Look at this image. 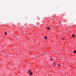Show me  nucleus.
<instances>
[{"instance_id":"6e6552de","label":"nucleus","mask_w":76,"mask_h":76,"mask_svg":"<svg viewBox=\"0 0 76 76\" xmlns=\"http://www.w3.org/2000/svg\"><path fill=\"white\" fill-rule=\"evenodd\" d=\"M72 37H75V35H74L73 34V35H72Z\"/></svg>"},{"instance_id":"1a4fd4ad","label":"nucleus","mask_w":76,"mask_h":76,"mask_svg":"<svg viewBox=\"0 0 76 76\" xmlns=\"http://www.w3.org/2000/svg\"><path fill=\"white\" fill-rule=\"evenodd\" d=\"M58 66H60V64H58Z\"/></svg>"},{"instance_id":"7ed1b4c3","label":"nucleus","mask_w":76,"mask_h":76,"mask_svg":"<svg viewBox=\"0 0 76 76\" xmlns=\"http://www.w3.org/2000/svg\"><path fill=\"white\" fill-rule=\"evenodd\" d=\"M31 70H29V71H28V72H27V73H30V72H31Z\"/></svg>"},{"instance_id":"9b49d317","label":"nucleus","mask_w":76,"mask_h":76,"mask_svg":"<svg viewBox=\"0 0 76 76\" xmlns=\"http://www.w3.org/2000/svg\"><path fill=\"white\" fill-rule=\"evenodd\" d=\"M63 40L64 41V38Z\"/></svg>"},{"instance_id":"0eeeda50","label":"nucleus","mask_w":76,"mask_h":76,"mask_svg":"<svg viewBox=\"0 0 76 76\" xmlns=\"http://www.w3.org/2000/svg\"><path fill=\"white\" fill-rule=\"evenodd\" d=\"M5 35H7V33H6V32H5Z\"/></svg>"},{"instance_id":"9d476101","label":"nucleus","mask_w":76,"mask_h":76,"mask_svg":"<svg viewBox=\"0 0 76 76\" xmlns=\"http://www.w3.org/2000/svg\"><path fill=\"white\" fill-rule=\"evenodd\" d=\"M53 59H51V60H53Z\"/></svg>"},{"instance_id":"20e7f679","label":"nucleus","mask_w":76,"mask_h":76,"mask_svg":"<svg viewBox=\"0 0 76 76\" xmlns=\"http://www.w3.org/2000/svg\"><path fill=\"white\" fill-rule=\"evenodd\" d=\"M47 29H48V30H50V29H51V28H50V27H48L47 28Z\"/></svg>"},{"instance_id":"39448f33","label":"nucleus","mask_w":76,"mask_h":76,"mask_svg":"<svg viewBox=\"0 0 76 76\" xmlns=\"http://www.w3.org/2000/svg\"><path fill=\"white\" fill-rule=\"evenodd\" d=\"M44 38L45 39H46V40H47V36L45 37Z\"/></svg>"},{"instance_id":"f257e3e1","label":"nucleus","mask_w":76,"mask_h":76,"mask_svg":"<svg viewBox=\"0 0 76 76\" xmlns=\"http://www.w3.org/2000/svg\"><path fill=\"white\" fill-rule=\"evenodd\" d=\"M29 74H30V76H32V75H33V73H32V72H30Z\"/></svg>"},{"instance_id":"f8f14e48","label":"nucleus","mask_w":76,"mask_h":76,"mask_svg":"<svg viewBox=\"0 0 76 76\" xmlns=\"http://www.w3.org/2000/svg\"><path fill=\"white\" fill-rule=\"evenodd\" d=\"M63 39V38H62V39Z\"/></svg>"},{"instance_id":"423d86ee","label":"nucleus","mask_w":76,"mask_h":76,"mask_svg":"<svg viewBox=\"0 0 76 76\" xmlns=\"http://www.w3.org/2000/svg\"><path fill=\"white\" fill-rule=\"evenodd\" d=\"M74 54H75V53H76V50H75L74 51Z\"/></svg>"},{"instance_id":"f03ea898","label":"nucleus","mask_w":76,"mask_h":76,"mask_svg":"<svg viewBox=\"0 0 76 76\" xmlns=\"http://www.w3.org/2000/svg\"><path fill=\"white\" fill-rule=\"evenodd\" d=\"M56 63H55V62L53 63V66H56Z\"/></svg>"}]
</instances>
